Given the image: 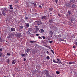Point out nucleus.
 Listing matches in <instances>:
<instances>
[{"label": "nucleus", "mask_w": 77, "mask_h": 77, "mask_svg": "<svg viewBox=\"0 0 77 77\" xmlns=\"http://www.w3.org/2000/svg\"><path fill=\"white\" fill-rule=\"evenodd\" d=\"M8 11V8H3L2 9V14L4 17L6 15V11Z\"/></svg>", "instance_id": "f257e3e1"}, {"label": "nucleus", "mask_w": 77, "mask_h": 77, "mask_svg": "<svg viewBox=\"0 0 77 77\" xmlns=\"http://www.w3.org/2000/svg\"><path fill=\"white\" fill-rule=\"evenodd\" d=\"M15 36L17 38L20 39V38L21 37V33H18L15 34Z\"/></svg>", "instance_id": "f03ea898"}, {"label": "nucleus", "mask_w": 77, "mask_h": 77, "mask_svg": "<svg viewBox=\"0 0 77 77\" xmlns=\"http://www.w3.org/2000/svg\"><path fill=\"white\" fill-rule=\"evenodd\" d=\"M35 30L34 32V33H36L38 32L39 29L38 26H35Z\"/></svg>", "instance_id": "7ed1b4c3"}, {"label": "nucleus", "mask_w": 77, "mask_h": 77, "mask_svg": "<svg viewBox=\"0 0 77 77\" xmlns=\"http://www.w3.org/2000/svg\"><path fill=\"white\" fill-rule=\"evenodd\" d=\"M37 22L38 25H42V22L40 20L37 21Z\"/></svg>", "instance_id": "20e7f679"}, {"label": "nucleus", "mask_w": 77, "mask_h": 77, "mask_svg": "<svg viewBox=\"0 0 77 77\" xmlns=\"http://www.w3.org/2000/svg\"><path fill=\"white\" fill-rule=\"evenodd\" d=\"M54 21H55V20H54L53 19H51L50 18H49V21L50 22V23H53Z\"/></svg>", "instance_id": "39448f33"}, {"label": "nucleus", "mask_w": 77, "mask_h": 77, "mask_svg": "<svg viewBox=\"0 0 77 77\" xmlns=\"http://www.w3.org/2000/svg\"><path fill=\"white\" fill-rule=\"evenodd\" d=\"M67 13L68 14L67 15H69V16H71V15H72V13H71V11H70V10H68V11Z\"/></svg>", "instance_id": "423d86ee"}, {"label": "nucleus", "mask_w": 77, "mask_h": 77, "mask_svg": "<svg viewBox=\"0 0 77 77\" xmlns=\"http://www.w3.org/2000/svg\"><path fill=\"white\" fill-rule=\"evenodd\" d=\"M57 60L58 61L57 62V63H59V64L61 63V64H62L61 63V60H60L57 58Z\"/></svg>", "instance_id": "0eeeda50"}, {"label": "nucleus", "mask_w": 77, "mask_h": 77, "mask_svg": "<svg viewBox=\"0 0 77 77\" xmlns=\"http://www.w3.org/2000/svg\"><path fill=\"white\" fill-rule=\"evenodd\" d=\"M11 32H14V31H15V28L13 27L11 28Z\"/></svg>", "instance_id": "6e6552de"}, {"label": "nucleus", "mask_w": 77, "mask_h": 77, "mask_svg": "<svg viewBox=\"0 0 77 77\" xmlns=\"http://www.w3.org/2000/svg\"><path fill=\"white\" fill-rule=\"evenodd\" d=\"M26 34L28 36L29 35H31V33L29 32V31H26Z\"/></svg>", "instance_id": "1a4fd4ad"}, {"label": "nucleus", "mask_w": 77, "mask_h": 77, "mask_svg": "<svg viewBox=\"0 0 77 77\" xmlns=\"http://www.w3.org/2000/svg\"><path fill=\"white\" fill-rule=\"evenodd\" d=\"M38 72V71L37 70H35L34 72H33V74H35Z\"/></svg>", "instance_id": "9d476101"}, {"label": "nucleus", "mask_w": 77, "mask_h": 77, "mask_svg": "<svg viewBox=\"0 0 77 77\" xmlns=\"http://www.w3.org/2000/svg\"><path fill=\"white\" fill-rule=\"evenodd\" d=\"M46 17H47L46 16H43L42 17V20H45V19H46Z\"/></svg>", "instance_id": "9b49d317"}, {"label": "nucleus", "mask_w": 77, "mask_h": 77, "mask_svg": "<svg viewBox=\"0 0 77 77\" xmlns=\"http://www.w3.org/2000/svg\"><path fill=\"white\" fill-rule=\"evenodd\" d=\"M39 32H40V33H43V32H44V30L42 29H41L40 30H39Z\"/></svg>", "instance_id": "f8f14e48"}, {"label": "nucleus", "mask_w": 77, "mask_h": 77, "mask_svg": "<svg viewBox=\"0 0 77 77\" xmlns=\"http://www.w3.org/2000/svg\"><path fill=\"white\" fill-rule=\"evenodd\" d=\"M25 25V26L27 27H29V23H26Z\"/></svg>", "instance_id": "ddd939ff"}, {"label": "nucleus", "mask_w": 77, "mask_h": 77, "mask_svg": "<svg viewBox=\"0 0 77 77\" xmlns=\"http://www.w3.org/2000/svg\"><path fill=\"white\" fill-rule=\"evenodd\" d=\"M31 50L30 49H28L26 50V52H27L28 53L30 52V51Z\"/></svg>", "instance_id": "4468645a"}, {"label": "nucleus", "mask_w": 77, "mask_h": 77, "mask_svg": "<svg viewBox=\"0 0 77 77\" xmlns=\"http://www.w3.org/2000/svg\"><path fill=\"white\" fill-rule=\"evenodd\" d=\"M70 2L71 3H74L75 2V0H70Z\"/></svg>", "instance_id": "2eb2a0df"}, {"label": "nucleus", "mask_w": 77, "mask_h": 77, "mask_svg": "<svg viewBox=\"0 0 77 77\" xmlns=\"http://www.w3.org/2000/svg\"><path fill=\"white\" fill-rule=\"evenodd\" d=\"M0 57H4V54H3L2 53H1L0 54Z\"/></svg>", "instance_id": "dca6fc26"}, {"label": "nucleus", "mask_w": 77, "mask_h": 77, "mask_svg": "<svg viewBox=\"0 0 77 77\" xmlns=\"http://www.w3.org/2000/svg\"><path fill=\"white\" fill-rule=\"evenodd\" d=\"M19 29L20 30H22L23 29V26H21L19 27Z\"/></svg>", "instance_id": "f3484780"}, {"label": "nucleus", "mask_w": 77, "mask_h": 77, "mask_svg": "<svg viewBox=\"0 0 77 77\" xmlns=\"http://www.w3.org/2000/svg\"><path fill=\"white\" fill-rule=\"evenodd\" d=\"M50 73H49V72H48L46 75V77H50V76L49 75Z\"/></svg>", "instance_id": "a211bd4d"}, {"label": "nucleus", "mask_w": 77, "mask_h": 77, "mask_svg": "<svg viewBox=\"0 0 77 77\" xmlns=\"http://www.w3.org/2000/svg\"><path fill=\"white\" fill-rule=\"evenodd\" d=\"M75 64V63L74 62H69V65H71V64Z\"/></svg>", "instance_id": "6ab92c4d"}, {"label": "nucleus", "mask_w": 77, "mask_h": 77, "mask_svg": "<svg viewBox=\"0 0 77 77\" xmlns=\"http://www.w3.org/2000/svg\"><path fill=\"white\" fill-rule=\"evenodd\" d=\"M28 31H29V32H32V31H33V29L29 28L28 29Z\"/></svg>", "instance_id": "aec40b11"}, {"label": "nucleus", "mask_w": 77, "mask_h": 77, "mask_svg": "<svg viewBox=\"0 0 77 77\" xmlns=\"http://www.w3.org/2000/svg\"><path fill=\"white\" fill-rule=\"evenodd\" d=\"M24 19L26 20H29V17H27L26 16H25V17H24Z\"/></svg>", "instance_id": "412c9836"}, {"label": "nucleus", "mask_w": 77, "mask_h": 77, "mask_svg": "<svg viewBox=\"0 0 77 77\" xmlns=\"http://www.w3.org/2000/svg\"><path fill=\"white\" fill-rule=\"evenodd\" d=\"M12 64H15V60H12Z\"/></svg>", "instance_id": "4be33fe9"}, {"label": "nucleus", "mask_w": 77, "mask_h": 77, "mask_svg": "<svg viewBox=\"0 0 77 77\" xmlns=\"http://www.w3.org/2000/svg\"><path fill=\"white\" fill-rule=\"evenodd\" d=\"M53 62H54V63H57V61H56V60H54V59H53Z\"/></svg>", "instance_id": "5701e85b"}, {"label": "nucleus", "mask_w": 77, "mask_h": 77, "mask_svg": "<svg viewBox=\"0 0 77 77\" xmlns=\"http://www.w3.org/2000/svg\"><path fill=\"white\" fill-rule=\"evenodd\" d=\"M48 72H49V71H48V70H45V74H47V73H48Z\"/></svg>", "instance_id": "b1692460"}, {"label": "nucleus", "mask_w": 77, "mask_h": 77, "mask_svg": "<svg viewBox=\"0 0 77 77\" xmlns=\"http://www.w3.org/2000/svg\"><path fill=\"white\" fill-rule=\"evenodd\" d=\"M49 10H50L51 11H52L53 10V8H49Z\"/></svg>", "instance_id": "393cba45"}, {"label": "nucleus", "mask_w": 77, "mask_h": 77, "mask_svg": "<svg viewBox=\"0 0 77 77\" xmlns=\"http://www.w3.org/2000/svg\"><path fill=\"white\" fill-rule=\"evenodd\" d=\"M76 5L75 4H73L72 6L71 7V8H74L75 7V6Z\"/></svg>", "instance_id": "a878e982"}, {"label": "nucleus", "mask_w": 77, "mask_h": 77, "mask_svg": "<svg viewBox=\"0 0 77 77\" xmlns=\"http://www.w3.org/2000/svg\"><path fill=\"white\" fill-rule=\"evenodd\" d=\"M9 60H10L9 59L7 60L6 62L8 63H9Z\"/></svg>", "instance_id": "bb28decb"}, {"label": "nucleus", "mask_w": 77, "mask_h": 77, "mask_svg": "<svg viewBox=\"0 0 77 77\" xmlns=\"http://www.w3.org/2000/svg\"><path fill=\"white\" fill-rule=\"evenodd\" d=\"M30 42L31 43H34L35 42H36V41H30Z\"/></svg>", "instance_id": "cd10ccee"}, {"label": "nucleus", "mask_w": 77, "mask_h": 77, "mask_svg": "<svg viewBox=\"0 0 77 77\" xmlns=\"http://www.w3.org/2000/svg\"><path fill=\"white\" fill-rule=\"evenodd\" d=\"M46 59L48 60H49V59H50V57H49L48 56L46 57Z\"/></svg>", "instance_id": "c85d7f7f"}, {"label": "nucleus", "mask_w": 77, "mask_h": 77, "mask_svg": "<svg viewBox=\"0 0 77 77\" xmlns=\"http://www.w3.org/2000/svg\"><path fill=\"white\" fill-rule=\"evenodd\" d=\"M56 73L57 74V75L59 74H60V72L57 71L56 72Z\"/></svg>", "instance_id": "c756f323"}, {"label": "nucleus", "mask_w": 77, "mask_h": 77, "mask_svg": "<svg viewBox=\"0 0 77 77\" xmlns=\"http://www.w3.org/2000/svg\"><path fill=\"white\" fill-rule=\"evenodd\" d=\"M21 56H22V57L24 56H26V55H25V54H21Z\"/></svg>", "instance_id": "7c9ffc66"}, {"label": "nucleus", "mask_w": 77, "mask_h": 77, "mask_svg": "<svg viewBox=\"0 0 77 77\" xmlns=\"http://www.w3.org/2000/svg\"><path fill=\"white\" fill-rule=\"evenodd\" d=\"M42 38H43V39H46V38L44 36H42Z\"/></svg>", "instance_id": "2f4dec72"}, {"label": "nucleus", "mask_w": 77, "mask_h": 77, "mask_svg": "<svg viewBox=\"0 0 77 77\" xmlns=\"http://www.w3.org/2000/svg\"><path fill=\"white\" fill-rule=\"evenodd\" d=\"M66 7H69V5L68 4H66Z\"/></svg>", "instance_id": "473e14b6"}, {"label": "nucleus", "mask_w": 77, "mask_h": 77, "mask_svg": "<svg viewBox=\"0 0 77 77\" xmlns=\"http://www.w3.org/2000/svg\"><path fill=\"white\" fill-rule=\"evenodd\" d=\"M50 50L51 51V52L52 53H53V54H54V51H53V50L51 49Z\"/></svg>", "instance_id": "72a5a7b5"}, {"label": "nucleus", "mask_w": 77, "mask_h": 77, "mask_svg": "<svg viewBox=\"0 0 77 77\" xmlns=\"http://www.w3.org/2000/svg\"><path fill=\"white\" fill-rule=\"evenodd\" d=\"M55 3H56V4H57V2H58V0H55Z\"/></svg>", "instance_id": "f704fd0d"}, {"label": "nucleus", "mask_w": 77, "mask_h": 77, "mask_svg": "<svg viewBox=\"0 0 77 77\" xmlns=\"http://www.w3.org/2000/svg\"><path fill=\"white\" fill-rule=\"evenodd\" d=\"M18 0H16V1H15V3H17L18 2Z\"/></svg>", "instance_id": "c9c22d12"}, {"label": "nucleus", "mask_w": 77, "mask_h": 77, "mask_svg": "<svg viewBox=\"0 0 77 77\" xmlns=\"http://www.w3.org/2000/svg\"><path fill=\"white\" fill-rule=\"evenodd\" d=\"M48 48H49V49H51V47H50V46H48Z\"/></svg>", "instance_id": "e433bc0d"}, {"label": "nucleus", "mask_w": 77, "mask_h": 77, "mask_svg": "<svg viewBox=\"0 0 77 77\" xmlns=\"http://www.w3.org/2000/svg\"><path fill=\"white\" fill-rule=\"evenodd\" d=\"M49 43H50V44H51V43H53V41H50Z\"/></svg>", "instance_id": "4c0bfd02"}, {"label": "nucleus", "mask_w": 77, "mask_h": 77, "mask_svg": "<svg viewBox=\"0 0 77 77\" xmlns=\"http://www.w3.org/2000/svg\"><path fill=\"white\" fill-rule=\"evenodd\" d=\"M38 38L40 39H42V37H41V36H39L38 37Z\"/></svg>", "instance_id": "58836bf2"}, {"label": "nucleus", "mask_w": 77, "mask_h": 77, "mask_svg": "<svg viewBox=\"0 0 77 77\" xmlns=\"http://www.w3.org/2000/svg\"><path fill=\"white\" fill-rule=\"evenodd\" d=\"M26 58H24L23 59L24 62H25V61H26Z\"/></svg>", "instance_id": "ea45409f"}, {"label": "nucleus", "mask_w": 77, "mask_h": 77, "mask_svg": "<svg viewBox=\"0 0 77 77\" xmlns=\"http://www.w3.org/2000/svg\"><path fill=\"white\" fill-rule=\"evenodd\" d=\"M7 54L8 56H11V54L10 53H8Z\"/></svg>", "instance_id": "a19ab883"}, {"label": "nucleus", "mask_w": 77, "mask_h": 77, "mask_svg": "<svg viewBox=\"0 0 77 77\" xmlns=\"http://www.w3.org/2000/svg\"><path fill=\"white\" fill-rule=\"evenodd\" d=\"M74 44H75V45H77V42H75L74 43Z\"/></svg>", "instance_id": "79ce46f5"}, {"label": "nucleus", "mask_w": 77, "mask_h": 77, "mask_svg": "<svg viewBox=\"0 0 77 77\" xmlns=\"http://www.w3.org/2000/svg\"><path fill=\"white\" fill-rule=\"evenodd\" d=\"M49 32L50 33H53V32H52V31H50Z\"/></svg>", "instance_id": "37998d69"}, {"label": "nucleus", "mask_w": 77, "mask_h": 77, "mask_svg": "<svg viewBox=\"0 0 77 77\" xmlns=\"http://www.w3.org/2000/svg\"><path fill=\"white\" fill-rule=\"evenodd\" d=\"M0 51H3V49L2 48H0Z\"/></svg>", "instance_id": "c03bdc74"}, {"label": "nucleus", "mask_w": 77, "mask_h": 77, "mask_svg": "<svg viewBox=\"0 0 77 77\" xmlns=\"http://www.w3.org/2000/svg\"><path fill=\"white\" fill-rule=\"evenodd\" d=\"M72 38H75V36L74 35H73Z\"/></svg>", "instance_id": "a18cd8bd"}, {"label": "nucleus", "mask_w": 77, "mask_h": 77, "mask_svg": "<svg viewBox=\"0 0 77 77\" xmlns=\"http://www.w3.org/2000/svg\"><path fill=\"white\" fill-rule=\"evenodd\" d=\"M0 42H3V41H2V39H0Z\"/></svg>", "instance_id": "49530a36"}, {"label": "nucleus", "mask_w": 77, "mask_h": 77, "mask_svg": "<svg viewBox=\"0 0 77 77\" xmlns=\"http://www.w3.org/2000/svg\"><path fill=\"white\" fill-rule=\"evenodd\" d=\"M46 53H47V54H49V52L48 51H47L46 52Z\"/></svg>", "instance_id": "de8ad7c7"}, {"label": "nucleus", "mask_w": 77, "mask_h": 77, "mask_svg": "<svg viewBox=\"0 0 77 77\" xmlns=\"http://www.w3.org/2000/svg\"><path fill=\"white\" fill-rule=\"evenodd\" d=\"M36 35V36H39V34H37Z\"/></svg>", "instance_id": "09e8293b"}, {"label": "nucleus", "mask_w": 77, "mask_h": 77, "mask_svg": "<svg viewBox=\"0 0 77 77\" xmlns=\"http://www.w3.org/2000/svg\"><path fill=\"white\" fill-rule=\"evenodd\" d=\"M39 8H41V9L42 8V6H41V5H40L39 6Z\"/></svg>", "instance_id": "8fccbe9b"}, {"label": "nucleus", "mask_w": 77, "mask_h": 77, "mask_svg": "<svg viewBox=\"0 0 77 77\" xmlns=\"http://www.w3.org/2000/svg\"><path fill=\"white\" fill-rule=\"evenodd\" d=\"M25 53L26 54L25 56H27V53L26 52Z\"/></svg>", "instance_id": "3c124183"}, {"label": "nucleus", "mask_w": 77, "mask_h": 77, "mask_svg": "<svg viewBox=\"0 0 77 77\" xmlns=\"http://www.w3.org/2000/svg\"><path fill=\"white\" fill-rule=\"evenodd\" d=\"M56 30L57 31V30H58V29H57V27H56Z\"/></svg>", "instance_id": "603ef678"}, {"label": "nucleus", "mask_w": 77, "mask_h": 77, "mask_svg": "<svg viewBox=\"0 0 77 77\" xmlns=\"http://www.w3.org/2000/svg\"><path fill=\"white\" fill-rule=\"evenodd\" d=\"M70 21H74V20H73V19H71L70 20Z\"/></svg>", "instance_id": "864d4df0"}, {"label": "nucleus", "mask_w": 77, "mask_h": 77, "mask_svg": "<svg viewBox=\"0 0 77 77\" xmlns=\"http://www.w3.org/2000/svg\"><path fill=\"white\" fill-rule=\"evenodd\" d=\"M13 9V7H10V9Z\"/></svg>", "instance_id": "5fc2aeb1"}, {"label": "nucleus", "mask_w": 77, "mask_h": 77, "mask_svg": "<svg viewBox=\"0 0 77 77\" xmlns=\"http://www.w3.org/2000/svg\"><path fill=\"white\" fill-rule=\"evenodd\" d=\"M7 38H10V36H7Z\"/></svg>", "instance_id": "6e6d98bb"}, {"label": "nucleus", "mask_w": 77, "mask_h": 77, "mask_svg": "<svg viewBox=\"0 0 77 77\" xmlns=\"http://www.w3.org/2000/svg\"><path fill=\"white\" fill-rule=\"evenodd\" d=\"M10 7H12V5H10Z\"/></svg>", "instance_id": "4d7b16f0"}, {"label": "nucleus", "mask_w": 77, "mask_h": 77, "mask_svg": "<svg viewBox=\"0 0 77 77\" xmlns=\"http://www.w3.org/2000/svg\"><path fill=\"white\" fill-rule=\"evenodd\" d=\"M75 48V47L74 46H73V48Z\"/></svg>", "instance_id": "13d9d810"}, {"label": "nucleus", "mask_w": 77, "mask_h": 77, "mask_svg": "<svg viewBox=\"0 0 77 77\" xmlns=\"http://www.w3.org/2000/svg\"><path fill=\"white\" fill-rule=\"evenodd\" d=\"M60 41H63V39H61L60 40Z\"/></svg>", "instance_id": "bf43d9fd"}, {"label": "nucleus", "mask_w": 77, "mask_h": 77, "mask_svg": "<svg viewBox=\"0 0 77 77\" xmlns=\"http://www.w3.org/2000/svg\"><path fill=\"white\" fill-rule=\"evenodd\" d=\"M64 42H66V40H64Z\"/></svg>", "instance_id": "052dcab7"}, {"label": "nucleus", "mask_w": 77, "mask_h": 77, "mask_svg": "<svg viewBox=\"0 0 77 77\" xmlns=\"http://www.w3.org/2000/svg\"><path fill=\"white\" fill-rule=\"evenodd\" d=\"M45 46L46 47H47V48H48V46Z\"/></svg>", "instance_id": "680f3d73"}, {"label": "nucleus", "mask_w": 77, "mask_h": 77, "mask_svg": "<svg viewBox=\"0 0 77 77\" xmlns=\"http://www.w3.org/2000/svg\"><path fill=\"white\" fill-rule=\"evenodd\" d=\"M30 3L31 4H34V3H32V2H31Z\"/></svg>", "instance_id": "e2e57ef3"}, {"label": "nucleus", "mask_w": 77, "mask_h": 77, "mask_svg": "<svg viewBox=\"0 0 77 77\" xmlns=\"http://www.w3.org/2000/svg\"><path fill=\"white\" fill-rule=\"evenodd\" d=\"M42 6H44V5L43 4H42Z\"/></svg>", "instance_id": "0e129e2a"}, {"label": "nucleus", "mask_w": 77, "mask_h": 77, "mask_svg": "<svg viewBox=\"0 0 77 77\" xmlns=\"http://www.w3.org/2000/svg\"><path fill=\"white\" fill-rule=\"evenodd\" d=\"M2 15V14H0V16H1Z\"/></svg>", "instance_id": "69168bd1"}, {"label": "nucleus", "mask_w": 77, "mask_h": 77, "mask_svg": "<svg viewBox=\"0 0 77 77\" xmlns=\"http://www.w3.org/2000/svg\"><path fill=\"white\" fill-rule=\"evenodd\" d=\"M3 77H6V76H4Z\"/></svg>", "instance_id": "338daca9"}, {"label": "nucleus", "mask_w": 77, "mask_h": 77, "mask_svg": "<svg viewBox=\"0 0 77 77\" xmlns=\"http://www.w3.org/2000/svg\"><path fill=\"white\" fill-rule=\"evenodd\" d=\"M58 16H60V14H58Z\"/></svg>", "instance_id": "774afa93"}]
</instances>
